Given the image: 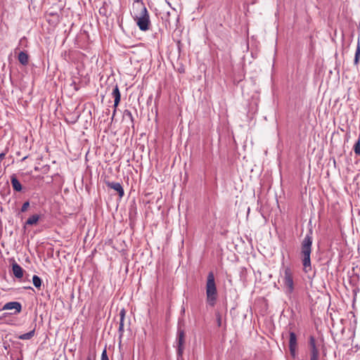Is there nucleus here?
<instances>
[{
	"label": "nucleus",
	"instance_id": "obj_2",
	"mask_svg": "<svg viewBox=\"0 0 360 360\" xmlns=\"http://www.w3.org/2000/svg\"><path fill=\"white\" fill-rule=\"evenodd\" d=\"M311 235L312 233L311 231H310L309 233L306 234L301 244L302 262L303 265V271L305 273H308L311 270L310 258L313 241Z\"/></svg>",
	"mask_w": 360,
	"mask_h": 360
},
{
	"label": "nucleus",
	"instance_id": "obj_11",
	"mask_svg": "<svg viewBox=\"0 0 360 360\" xmlns=\"http://www.w3.org/2000/svg\"><path fill=\"white\" fill-rule=\"evenodd\" d=\"M11 184H12V186H13V188L14 191H18V192H20L22 191V185L15 174H13L11 176Z\"/></svg>",
	"mask_w": 360,
	"mask_h": 360
},
{
	"label": "nucleus",
	"instance_id": "obj_5",
	"mask_svg": "<svg viewBox=\"0 0 360 360\" xmlns=\"http://www.w3.org/2000/svg\"><path fill=\"white\" fill-rule=\"evenodd\" d=\"M308 347L309 360H319L320 353L314 336L309 337Z\"/></svg>",
	"mask_w": 360,
	"mask_h": 360
},
{
	"label": "nucleus",
	"instance_id": "obj_16",
	"mask_svg": "<svg viewBox=\"0 0 360 360\" xmlns=\"http://www.w3.org/2000/svg\"><path fill=\"white\" fill-rule=\"evenodd\" d=\"M34 335V329L28 333L20 335L18 337V338L20 340H30Z\"/></svg>",
	"mask_w": 360,
	"mask_h": 360
},
{
	"label": "nucleus",
	"instance_id": "obj_28",
	"mask_svg": "<svg viewBox=\"0 0 360 360\" xmlns=\"http://www.w3.org/2000/svg\"><path fill=\"white\" fill-rule=\"evenodd\" d=\"M138 1V0H134V4H133V6H134V5H136V1Z\"/></svg>",
	"mask_w": 360,
	"mask_h": 360
},
{
	"label": "nucleus",
	"instance_id": "obj_4",
	"mask_svg": "<svg viewBox=\"0 0 360 360\" xmlns=\"http://www.w3.org/2000/svg\"><path fill=\"white\" fill-rule=\"evenodd\" d=\"M285 292L287 295H291L294 291L293 273L290 266H285L283 269V276H282Z\"/></svg>",
	"mask_w": 360,
	"mask_h": 360
},
{
	"label": "nucleus",
	"instance_id": "obj_27",
	"mask_svg": "<svg viewBox=\"0 0 360 360\" xmlns=\"http://www.w3.org/2000/svg\"><path fill=\"white\" fill-rule=\"evenodd\" d=\"M179 72H181V73H182V72H184V69L183 68H179Z\"/></svg>",
	"mask_w": 360,
	"mask_h": 360
},
{
	"label": "nucleus",
	"instance_id": "obj_1",
	"mask_svg": "<svg viewBox=\"0 0 360 360\" xmlns=\"http://www.w3.org/2000/svg\"><path fill=\"white\" fill-rule=\"evenodd\" d=\"M134 13L133 18L139 30L143 32L148 30L150 26V15L142 0L136 1L134 6Z\"/></svg>",
	"mask_w": 360,
	"mask_h": 360
},
{
	"label": "nucleus",
	"instance_id": "obj_15",
	"mask_svg": "<svg viewBox=\"0 0 360 360\" xmlns=\"http://www.w3.org/2000/svg\"><path fill=\"white\" fill-rule=\"evenodd\" d=\"M359 59H360V43H359V40H358L356 49V52H355V56H354V64L355 65L357 66L359 65Z\"/></svg>",
	"mask_w": 360,
	"mask_h": 360
},
{
	"label": "nucleus",
	"instance_id": "obj_14",
	"mask_svg": "<svg viewBox=\"0 0 360 360\" xmlns=\"http://www.w3.org/2000/svg\"><path fill=\"white\" fill-rule=\"evenodd\" d=\"M39 219V215L33 214L27 219V220L26 221V224L27 225L36 224L38 222Z\"/></svg>",
	"mask_w": 360,
	"mask_h": 360
},
{
	"label": "nucleus",
	"instance_id": "obj_20",
	"mask_svg": "<svg viewBox=\"0 0 360 360\" xmlns=\"http://www.w3.org/2000/svg\"><path fill=\"white\" fill-rule=\"evenodd\" d=\"M124 321H120V323H119L118 331H119L120 336H122L124 333Z\"/></svg>",
	"mask_w": 360,
	"mask_h": 360
},
{
	"label": "nucleus",
	"instance_id": "obj_22",
	"mask_svg": "<svg viewBox=\"0 0 360 360\" xmlns=\"http://www.w3.org/2000/svg\"><path fill=\"white\" fill-rule=\"evenodd\" d=\"M101 360H109L105 348L103 349V351L102 352Z\"/></svg>",
	"mask_w": 360,
	"mask_h": 360
},
{
	"label": "nucleus",
	"instance_id": "obj_19",
	"mask_svg": "<svg viewBox=\"0 0 360 360\" xmlns=\"http://www.w3.org/2000/svg\"><path fill=\"white\" fill-rule=\"evenodd\" d=\"M354 151L356 155H360V139L357 140L354 146Z\"/></svg>",
	"mask_w": 360,
	"mask_h": 360
},
{
	"label": "nucleus",
	"instance_id": "obj_6",
	"mask_svg": "<svg viewBox=\"0 0 360 360\" xmlns=\"http://www.w3.org/2000/svg\"><path fill=\"white\" fill-rule=\"evenodd\" d=\"M185 333L183 330L179 329L177 332L176 345L178 359L182 357L184 350Z\"/></svg>",
	"mask_w": 360,
	"mask_h": 360
},
{
	"label": "nucleus",
	"instance_id": "obj_13",
	"mask_svg": "<svg viewBox=\"0 0 360 360\" xmlns=\"http://www.w3.org/2000/svg\"><path fill=\"white\" fill-rule=\"evenodd\" d=\"M19 62L23 65H27L28 64L29 61V56L28 54L25 51H20L18 56Z\"/></svg>",
	"mask_w": 360,
	"mask_h": 360
},
{
	"label": "nucleus",
	"instance_id": "obj_8",
	"mask_svg": "<svg viewBox=\"0 0 360 360\" xmlns=\"http://www.w3.org/2000/svg\"><path fill=\"white\" fill-rule=\"evenodd\" d=\"M12 309L15 310L13 314H18L22 311V304L19 302L13 301L6 303L2 307V310Z\"/></svg>",
	"mask_w": 360,
	"mask_h": 360
},
{
	"label": "nucleus",
	"instance_id": "obj_12",
	"mask_svg": "<svg viewBox=\"0 0 360 360\" xmlns=\"http://www.w3.org/2000/svg\"><path fill=\"white\" fill-rule=\"evenodd\" d=\"M12 270L16 278H21L23 276V269L18 264H13L12 266Z\"/></svg>",
	"mask_w": 360,
	"mask_h": 360
},
{
	"label": "nucleus",
	"instance_id": "obj_26",
	"mask_svg": "<svg viewBox=\"0 0 360 360\" xmlns=\"http://www.w3.org/2000/svg\"><path fill=\"white\" fill-rule=\"evenodd\" d=\"M86 360H95V356L91 357V356H88Z\"/></svg>",
	"mask_w": 360,
	"mask_h": 360
},
{
	"label": "nucleus",
	"instance_id": "obj_18",
	"mask_svg": "<svg viewBox=\"0 0 360 360\" xmlns=\"http://www.w3.org/2000/svg\"><path fill=\"white\" fill-rule=\"evenodd\" d=\"M123 116H124V117H125V118H128V119L130 120L131 123L132 124H134V117H133V115H132V113H131V112L130 110H125L124 111V112H123Z\"/></svg>",
	"mask_w": 360,
	"mask_h": 360
},
{
	"label": "nucleus",
	"instance_id": "obj_23",
	"mask_svg": "<svg viewBox=\"0 0 360 360\" xmlns=\"http://www.w3.org/2000/svg\"><path fill=\"white\" fill-rule=\"evenodd\" d=\"M216 317H217V325L219 327H220L221 326V316L219 313H217L216 314Z\"/></svg>",
	"mask_w": 360,
	"mask_h": 360
},
{
	"label": "nucleus",
	"instance_id": "obj_29",
	"mask_svg": "<svg viewBox=\"0 0 360 360\" xmlns=\"http://www.w3.org/2000/svg\"><path fill=\"white\" fill-rule=\"evenodd\" d=\"M25 288H27V289H32V288L31 286L26 287Z\"/></svg>",
	"mask_w": 360,
	"mask_h": 360
},
{
	"label": "nucleus",
	"instance_id": "obj_3",
	"mask_svg": "<svg viewBox=\"0 0 360 360\" xmlns=\"http://www.w3.org/2000/svg\"><path fill=\"white\" fill-rule=\"evenodd\" d=\"M206 296L207 304L211 307H214L217 300V289L214 275L212 271L209 272L207 277Z\"/></svg>",
	"mask_w": 360,
	"mask_h": 360
},
{
	"label": "nucleus",
	"instance_id": "obj_21",
	"mask_svg": "<svg viewBox=\"0 0 360 360\" xmlns=\"http://www.w3.org/2000/svg\"><path fill=\"white\" fill-rule=\"evenodd\" d=\"M30 206V202L29 201H26L22 205V207H21V212H25L27 210V208L29 207Z\"/></svg>",
	"mask_w": 360,
	"mask_h": 360
},
{
	"label": "nucleus",
	"instance_id": "obj_9",
	"mask_svg": "<svg viewBox=\"0 0 360 360\" xmlns=\"http://www.w3.org/2000/svg\"><path fill=\"white\" fill-rule=\"evenodd\" d=\"M105 184L108 188L117 191L120 198H122L124 196V188L120 183L115 181H106Z\"/></svg>",
	"mask_w": 360,
	"mask_h": 360
},
{
	"label": "nucleus",
	"instance_id": "obj_7",
	"mask_svg": "<svg viewBox=\"0 0 360 360\" xmlns=\"http://www.w3.org/2000/svg\"><path fill=\"white\" fill-rule=\"evenodd\" d=\"M297 336L293 331L289 332V350L290 355L295 358L297 355Z\"/></svg>",
	"mask_w": 360,
	"mask_h": 360
},
{
	"label": "nucleus",
	"instance_id": "obj_10",
	"mask_svg": "<svg viewBox=\"0 0 360 360\" xmlns=\"http://www.w3.org/2000/svg\"><path fill=\"white\" fill-rule=\"evenodd\" d=\"M112 95L115 98V101H114L115 110L113 111L112 116V119H113V117L116 113V108L118 106V105L120 102V99H121V94H120V89H119L117 84H116L115 86V87L113 88Z\"/></svg>",
	"mask_w": 360,
	"mask_h": 360
},
{
	"label": "nucleus",
	"instance_id": "obj_17",
	"mask_svg": "<svg viewBox=\"0 0 360 360\" xmlns=\"http://www.w3.org/2000/svg\"><path fill=\"white\" fill-rule=\"evenodd\" d=\"M32 283L34 287L40 288L41 286V279L37 275H34L32 277Z\"/></svg>",
	"mask_w": 360,
	"mask_h": 360
},
{
	"label": "nucleus",
	"instance_id": "obj_24",
	"mask_svg": "<svg viewBox=\"0 0 360 360\" xmlns=\"http://www.w3.org/2000/svg\"><path fill=\"white\" fill-rule=\"evenodd\" d=\"M120 321H124V317H125V310H124V309H122L120 311Z\"/></svg>",
	"mask_w": 360,
	"mask_h": 360
},
{
	"label": "nucleus",
	"instance_id": "obj_25",
	"mask_svg": "<svg viewBox=\"0 0 360 360\" xmlns=\"http://www.w3.org/2000/svg\"><path fill=\"white\" fill-rule=\"evenodd\" d=\"M5 155H6L5 153H0V162L2 161L4 159Z\"/></svg>",
	"mask_w": 360,
	"mask_h": 360
}]
</instances>
